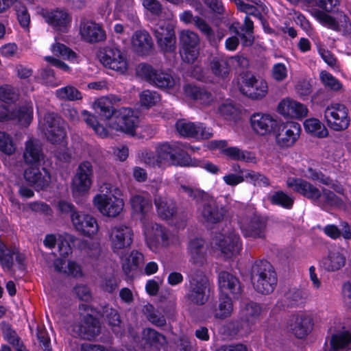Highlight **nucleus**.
I'll use <instances>...</instances> for the list:
<instances>
[{"mask_svg": "<svg viewBox=\"0 0 351 351\" xmlns=\"http://www.w3.org/2000/svg\"><path fill=\"white\" fill-rule=\"evenodd\" d=\"M93 108L100 120L108 121V125L112 129L132 136L136 134L139 119L131 109L122 108L116 110L108 97L98 99L94 103Z\"/></svg>", "mask_w": 351, "mask_h": 351, "instance_id": "1", "label": "nucleus"}, {"mask_svg": "<svg viewBox=\"0 0 351 351\" xmlns=\"http://www.w3.org/2000/svg\"><path fill=\"white\" fill-rule=\"evenodd\" d=\"M236 86L243 95L254 100L262 99L269 91L266 80L250 72L241 73L236 80Z\"/></svg>", "mask_w": 351, "mask_h": 351, "instance_id": "2", "label": "nucleus"}, {"mask_svg": "<svg viewBox=\"0 0 351 351\" xmlns=\"http://www.w3.org/2000/svg\"><path fill=\"white\" fill-rule=\"evenodd\" d=\"M251 280L254 289L263 295L273 292L277 283L276 273L266 261L256 262L252 265Z\"/></svg>", "mask_w": 351, "mask_h": 351, "instance_id": "3", "label": "nucleus"}, {"mask_svg": "<svg viewBox=\"0 0 351 351\" xmlns=\"http://www.w3.org/2000/svg\"><path fill=\"white\" fill-rule=\"evenodd\" d=\"M208 280L200 270H194L191 274L189 288L185 295L190 305H203L208 300L206 291L208 289Z\"/></svg>", "mask_w": 351, "mask_h": 351, "instance_id": "4", "label": "nucleus"}, {"mask_svg": "<svg viewBox=\"0 0 351 351\" xmlns=\"http://www.w3.org/2000/svg\"><path fill=\"white\" fill-rule=\"evenodd\" d=\"M324 115L327 125L334 131H343L350 124L348 109L343 104L333 103L327 106Z\"/></svg>", "mask_w": 351, "mask_h": 351, "instance_id": "5", "label": "nucleus"}, {"mask_svg": "<svg viewBox=\"0 0 351 351\" xmlns=\"http://www.w3.org/2000/svg\"><path fill=\"white\" fill-rule=\"evenodd\" d=\"M312 16L322 25L343 34H351V21L343 12H338L336 16H331L322 10L315 9Z\"/></svg>", "mask_w": 351, "mask_h": 351, "instance_id": "6", "label": "nucleus"}, {"mask_svg": "<svg viewBox=\"0 0 351 351\" xmlns=\"http://www.w3.org/2000/svg\"><path fill=\"white\" fill-rule=\"evenodd\" d=\"M136 72L150 84L160 89H169L175 85V80L170 73L155 69L150 64H139Z\"/></svg>", "mask_w": 351, "mask_h": 351, "instance_id": "7", "label": "nucleus"}, {"mask_svg": "<svg viewBox=\"0 0 351 351\" xmlns=\"http://www.w3.org/2000/svg\"><path fill=\"white\" fill-rule=\"evenodd\" d=\"M156 154L161 165L186 166L189 164V155L176 145L160 144L156 148Z\"/></svg>", "mask_w": 351, "mask_h": 351, "instance_id": "8", "label": "nucleus"}, {"mask_svg": "<svg viewBox=\"0 0 351 351\" xmlns=\"http://www.w3.org/2000/svg\"><path fill=\"white\" fill-rule=\"evenodd\" d=\"M240 228L246 237L263 239L265 237L267 221L255 213H246L240 219Z\"/></svg>", "mask_w": 351, "mask_h": 351, "instance_id": "9", "label": "nucleus"}, {"mask_svg": "<svg viewBox=\"0 0 351 351\" xmlns=\"http://www.w3.org/2000/svg\"><path fill=\"white\" fill-rule=\"evenodd\" d=\"M275 134L276 145L281 149L293 147L300 138L301 133L300 125L294 121H287L280 123Z\"/></svg>", "mask_w": 351, "mask_h": 351, "instance_id": "10", "label": "nucleus"}, {"mask_svg": "<svg viewBox=\"0 0 351 351\" xmlns=\"http://www.w3.org/2000/svg\"><path fill=\"white\" fill-rule=\"evenodd\" d=\"M45 135L52 144L60 143L66 136L65 123L56 113L47 112L44 117Z\"/></svg>", "mask_w": 351, "mask_h": 351, "instance_id": "11", "label": "nucleus"}, {"mask_svg": "<svg viewBox=\"0 0 351 351\" xmlns=\"http://www.w3.org/2000/svg\"><path fill=\"white\" fill-rule=\"evenodd\" d=\"M100 62L106 67L123 73L128 69L126 58L116 46H108L99 51Z\"/></svg>", "mask_w": 351, "mask_h": 351, "instance_id": "12", "label": "nucleus"}, {"mask_svg": "<svg viewBox=\"0 0 351 351\" xmlns=\"http://www.w3.org/2000/svg\"><path fill=\"white\" fill-rule=\"evenodd\" d=\"M154 35L159 49L164 53L173 52L176 49V37L174 26L169 23L156 25L153 29Z\"/></svg>", "mask_w": 351, "mask_h": 351, "instance_id": "13", "label": "nucleus"}, {"mask_svg": "<svg viewBox=\"0 0 351 351\" xmlns=\"http://www.w3.org/2000/svg\"><path fill=\"white\" fill-rule=\"evenodd\" d=\"M287 186L293 191L314 202L318 205L322 195V189L304 179L289 177L286 181Z\"/></svg>", "mask_w": 351, "mask_h": 351, "instance_id": "14", "label": "nucleus"}, {"mask_svg": "<svg viewBox=\"0 0 351 351\" xmlns=\"http://www.w3.org/2000/svg\"><path fill=\"white\" fill-rule=\"evenodd\" d=\"M93 168L88 161L80 163L73 179L72 191L73 193L82 194L87 192L92 184Z\"/></svg>", "mask_w": 351, "mask_h": 351, "instance_id": "15", "label": "nucleus"}, {"mask_svg": "<svg viewBox=\"0 0 351 351\" xmlns=\"http://www.w3.org/2000/svg\"><path fill=\"white\" fill-rule=\"evenodd\" d=\"M199 39L197 34L184 30L180 35V44L182 49V58L185 62L193 63L199 55Z\"/></svg>", "mask_w": 351, "mask_h": 351, "instance_id": "16", "label": "nucleus"}, {"mask_svg": "<svg viewBox=\"0 0 351 351\" xmlns=\"http://www.w3.org/2000/svg\"><path fill=\"white\" fill-rule=\"evenodd\" d=\"M134 233L132 228L126 226H114L110 230L109 237L111 247L114 253L130 247Z\"/></svg>", "mask_w": 351, "mask_h": 351, "instance_id": "17", "label": "nucleus"}, {"mask_svg": "<svg viewBox=\"0 0 351 351\" xmlns=\"http://www.w3.org/2000/svg\"><path fill=\"white\" fill-rule=\"evenodd\" d=\"M93 202L103 215L110 217L118 216L123 210L124 206L122 199L113 196H108L107 194L96 195Z\"/></svg>", "mask_w": 351, "mask_h": 351, "instance_id": "18", "label": "nucleus"}, {"mask_svg": "<svg viewBox=\"0 0 351 351\" xmlns=\"http://www.w3.org/2000/svg\"><path fill=\"white\" fill-rule=\"evenodd\" d=\"M277 112L285 119H301L307 115L308 108L291 97H285L279 101Z\"/></svg>", "mask_w": 351, "mask_h": 351, "instance_id": "19", "label": "nucleus"}, {"mask_svg": "<svg viewBox=\"0 0 351 351\" xmlns=\"http://www.w3.org/2000/svg\"><path fill=\"white\" fill-rule=\"evenodd\" d=\"M27 183L36 191L45 190L51 182V176L45 168L30 167L23 173Z\"/></svg>", "mask_w": 351, "mask_h": 351, "instance_id": "20", "label": "nucleus"}, {"mask_svg": "<svg viewBox=\"0 0 351 351\" xmlns=\"http://www.w3.org/2000/svg\"><path fill=\"white\" fill-rule=\"evenodd\" d=\"M250 122L254 132L262 136L271 134L278 126V121L269 114L254 113Z\"/></svg>", "mask_w": 351, "mask_h": 351, "instance_id": "21", "label": "nucleus"}, {"mask_svg": "<svg viewBox=\"0 0 351 351\" xmlns=\"http://www.w3.org/2000/svg\"><path fill=\"white\" fill-rule=\"evenodd\" d=\"M241 250V239L234 230L221 234V259L231 260L239 254Z\"/></svg>", "mask_w": 351, "mask_h": 351, "instance_id": "22", "label": "nucleus"}, {"mask_svg": "<svg viewBox=\"0 0 351 351\" xmlns=\"http://www.w3.org/2000/svg\"><path fill=\"white\" fill-rule=\"evenodd\" d=\"M73 335L83 339L90 340L100 332V324L98 319L88 313L84 317L82 322L73 327Z\"/></svg>", "mask_w": 351, "mask_h": 351, "instance_id": "23", "label": "nucleus"}, {"mask_svg": "<svg viewBox=\"0 0 351 351\" xmlns=\"http://www.w3.org/2000/svg\"><path fill=\"white\" fill-rule=\"evenodd\" d=\"M176 128L184 137L208 139L213 135L202 123L195 124L185 119L178 120L176 123Z\"/></svg>", "mask_w": 351, "mask_h": 351, "instance_id": "24", "label": "nucleus"}, {"mask_svg": "<svg viewBox=\"0 0 351 351\" xmlns=\"http://www.w3.org/2000/svg\"><path fill=\"white\" fill-rule=\"evenodd\" d=\"M134 51L141 56H147L154 51V42L150 34L145 30L136 31L132 37Z\"/></svg>", "mask_w": 351, "mask_h": 351, "instance_id": "25", "label": "nucleus"}, {"mask_svg": "<svg viewBox=\"0 0 351 351\" xmlns=\"http://www.w3.org/2000/svg\"><path fill=\"white\" fill-rule=\"evenodd\" d=\"M289 328L300 339L306 337L313 329L311 318L304 314L293 315L289 321Z\"/></svg>", "mask_w": 351, "mask_h": 351, "instance_id": "26", "label": "nucleus"}, {"mask_svg": "<svg viewBox=\"0 0 351 351\" xmlns=\"http://www.w3.org/2000/svg\"><path fill=\"white\" fill-rule=\"evenodd\" d=\"M80 34L89 43L104 41L106 36L104 30L98 24L91 21H83L80 26Z\"/></svg>", "mask_w": 351, "mask_h": 351, "instance_id": "27", "label": "nucleus"}, {"mask_svg": "<svg viewBox=\"0 0 351 351\" xmlns=\"http://www.w3.org/2000/svg\"><path fill=\"white\" fill-rule=\"evenodd\" d=\"M45 21L56 30L64 32L71 22V16L65 10L57 9L43 14Z\"/></svg>", "mask_w": 351, "mask_h": 351, "instance_id": "28", "label": "nucleus"}, {"mask_svg": "<svg viewBox=\"0 0 351 351\" xmlns=\"http://www.w3.org/2000/svg\"><path fill=\"white\" fill-rule=\"evenodd\" d=\"M77 230L84 235L90 237L97 233L98 226L96 219L90 215L77 213L72 221Z\"/></svg>", "mask_w": 351, "mask_h": 351, "instance_id": "29", "label": "nucleus"}, {"mask_svg": "<svg viewBox=\"0 0 351 351\" xmlns=\"http://www.w3.org/2000/svg\"><path fill=\"white\" fill-rule=\"evenodd\" d=\"M191 262L197 267L203 266L206 262L205 241L200 238L191 239L188 244Z\"/></svg>", "mask_w": 351, "mask_h": 351, "instance_id": "30", "label": "nucleus"}, {"mask_svg": "<svg viewBox=\"0 0 351 351\" xmlns=\"http://www.w3.org/2000/svg\"><path fill=\"white\" fill-rule=\"evenodd\" d=\"M221 154L234 160L244 161L253 164L257 162L256 157L254 153L241 150L237 147H227V143L225 141H221Z\"/></svg>", "mask_w": 351, "mask_h": 351, "instance_id": "31", "label": "nucleus"}, {"mask_svg": "<svg viewBox=\"0 0 351 351\" xmlns=\"http://www.w3.org/2000/svg\"><path fill=\"white\" fill-rule=\"evenodd\" d=\"M42 144L35 138L29 139L25 145L23 159L27 164H37L44 159Z\"/></svg>", "mask_w": 351, "mask_h": 351, "instance_id": "32", "label": "nucleus"}, {"mask_svg": "<svg viewBox=\"0 0 351 351\" xmlns=\"http://www.w3.org/2000/svg\"><path fill=\"white\" fill-rule=\"evenodd\" d=\"M239 281L232 274L223 271L221 273V297L236 298L241 293Z\"/></svg>", "mask_w": 351, "mask_h": 351, "instance_id": "33", "label": "nucleus"}, {"mask_svg": "<svg viewBox=\"0 0 351 351\" xmlns=\"http://www.w3.org/2000/svg\"><path fill=\"white\" fill-rule=\"evenodd\" d=\"M346 262V258L343 252L333 250L329 252L328 255L322 260L321 264L326 271L335 272L342 269Z\"/></svg>", "mask_w": 351, "mask_h": 351, "instance_id": "34", "label": "nucleus"}, {"mask_svg": "<svg viewBox=\"0 0 351 351\" xmlns=\"http://www.w3.org/2000/svg\"><path fill=\"white\" fill-rule=\"evenodd\" d=\"M202 216L204 223L209 228H213V225L219 221L218 206L212 197L203 204Z\"/></svg>", "mask_w": 351, "mask_h": 351, "instance_id": "35", "label": "nucleus"}, {"mask_svg": "<svg viewBox=\"0 0 351 351\" xmlns=\"http://www.w3.org/2000/svg\"><path fill=\"white\" fill-rule=\"evenodd\" d=\"M143 260V254L137 250H132L128 257L122 259V269L128 278H133L134 271L137 270Z\"/></svg>", "mask_w": 351, "mask_h": 351, "instance_id": "36", "label": "nucleus"}, {"mask_svg": "<svg viewBox=\"0 0 351 351\" xmlns=\"http://www.w3.org/2000/svg\"><path fill=\"white\" fill-rule=\"evenodd\" d=\"M154 202L157 208L158 215L163 219H170L173 217L176 219L175 213L176 208L174 202L167 197H156Z\"/></svg>", "mask_w": 351, "mask_h": 351, "instance_id": "37", "label": "nucleus"}, {"mask_svg": "<svg viewBox=\"0 0 351 351\" xmlns=\"http://www.w3.org/2000/svg\"><path fill=\"white\" fill-rule=\"evenodd\" d=\"M351 343V331L342 330L333 334L330 341L329 351H339Z\"/></svg>", "mask_w": 351, "mask_h": 351, "instance_id": "38", "label": "nucleus"}, {"mask_svg": "<svg viewBox=\"0 0 351 351\" xmlns=\"http://www.w3.org/2000/svg\"><path fill=\"white\" fill-rule=\"evenodd\" d=\"M318 206L324 208L328 207L341 208L344 206V200L333 191L323 188Z\"/></svg>", "mask_w": 351, "mask_h": 351, "instance_id": "39", "label": "nucleus"}, {"mask_svg": "<svg viewBox=\"0 0 351 351\" xmlns=\"http://www.w3.org/2000/svg\"><path fill=\"white\" fill-rule=\"evenodd\" d=\"M305 131L318 138H326L328 136V130L319 119L315 118L307 119L304 123Z\"/></svg>", "mask_w": 351, "mask_h": 351, "instance_id": "40", "label": "nucleus"}, {"mask_svg": "<svg viewBox=\"0 0 351 351\" xmlns=\"http://www.w3.org/2000/svg\"><path fill=\"white\" fill-rule=\"evenodd\" d=\"M101 313L108 325L112 327V330L114 332H119L121 328V321L117 311L106 304L101 307Z\"/></svg>", "mask_w": 351, "mask_h": 351, "instance_id": "41", "label": "nucleus"}, {"mask_svg": "<svg viewBox=\"0 0 351 351\" xmlns=\"http://www.w3.org/2000/svg\"><path fill=\"white\" fill-rule=\"evenodd\" d=\"M142 338L150 346H164L167 343L165 336L151 328H147L143 330Z\"/></svg>", "mask_w": 351, "mask_h": 351, "instance_id": "42", "label": "nucleus"}, {"mask_svg": "<svg viewBox=\"0 0 351 351\" xmlns=\"http://www.w3.org/2000/svg\"><path fill=\"white\" fill-rule=\"evenodd\" d=\"M261 312L262 308L259 304L250 302L241 310V316L243 320L253 323L258 319Z\"/></svg>", "mask_w": 351, "mask_h": 351, "instance_id": "43", "label": "nucleus"}, {"mask_svg": "<svg viewBox=\"0 0 351 351\" xmlns=\"http://www.w3.org/2000/svg\"><path fill=\"white\" fill-rule=\"evenodd\" d=\"M186 95L195 100H199L202 103H208L211 100V95L204 88L196 86L187 84L184 86Z\"/></svg>", "mask_w": 351, "mask_h": 351, "instance_id": "44", "label": "nucleus"}, {"mask_svg": "<svg viewBox=\"0 0 351 351\" xmlns=\"http://www.w3.org/2000/svg\"><path fill=\"white\" fill-rule=\"evenodd\" d=\"M56 97L62 100L75 101L82 99V93L73 86H66L56 91Z\"/></svg>", "mask_w": 351, "mask_h": 351, "instance_id": "45", "label": "nucleus"}, {"mask_svg": "<svg viewBox=\"0 0 351 351\" xmlns=\"http://www.w3.org/2000/svg\"><path fill=\"white\" fill-rule=\"evenodd\" d=\"M319 78L324 86L333 91H343V86L339 80L332 76L330 73L322 71L320 72Z\"/></svg>", "mask_w": 351, "mask_h": 351, "instance_id": "46", "label": "nucleus"}, {"mask_svg": "<svg viewBox=\"0 0 351 351\" xmlns=\"http://www.w3.org/2000/svg\"><path fill=\"white\" fill-rule=\"evenodd\" d=\"M245 179L254 186H268L269 180L265 175L252 170H247L244 175Z\"/></svg>", "mask_w": 351, "mask_h": 351, "instance_id": "47", "label": "nucleus"}, {"mask_svg": "<svg viewBox=\"0 0 351 351\" xmlns=\"http://www.w3.org/2000/svg\"><path fill=\"white\" fill-rule=\"evenodd\" d=\"M271 202L274 204L281 206L285 208H291L293 204L294 199L285 192L279 191L275 192L270 197Z\"/></svg>", "mask_w": 351, "mask_h": 351, "instance_id": "48", "label": "nucleus"}, {"mask_svg": "<svg viewBox=\"0 0 351 351\" xmlns=\"http://www.w3.org/2000/svg\"><path fill=\"white\" fill-rule=\"evenodd\" d=\"M0 151L10 156L16 151V145L10 135L5 132H0Z\"/></svg>", "mask_w": 351, "mask_h": 351, "instance_id": "49", "label": "nucleus"}, {"mask_svg": "<svg viewBox=\"0 0 351 351\" xmlns=\"http://www.w3.org/2000/svg\"><path fill=\"white\" fill-rule=\"evenodd\" d=\"M130 202L134 210L142 215L146 214L151 206L149 200L140 195L133 196Z\"/></svg>", "mask_w": 351, "mask_h": 351, "instance_id": "50", "label": "nucleus"}, {"mask_svg": "<svg viewBox=\"0 0 351 351\" xmlns=\"http://www.w3.org/2000/svg\"><path fill=\"white\" fill-rule=\"evenodd\" d=\"M181 189L189 197L195 200L197 203L204 204L210 197V195L204 191L189 186H181Z\"/></svg>", "mask_w": 351, "mask_h": 351, "instance_id": "51", "label": "nucleus"}, {"mask_svg": "<svg viewBox=\"0 0 351 351\" xmlns=\"http://www.w3.org/2000/svg\"><path fill=\"white\" fill-rule=\"evenodd\" d=\"M194 24L201 32L206 35L210 45L217 47V43L215 38L213 31L208 24L199 16H195Z\"/></svg>", "mask_w": 351, "mask_h": 351, "instance_id": "52", "label": "nucleus"}, {"mask_svg": "<svg viewBox=\"0 0 351 351\" xmlns=\"http://www.w3.org/2000/svg\"><path fill=\"white\" fill-rule=\"evenodd\" d=\"M152 229L156 241L164 246L168 245L171 232L166 228L158 223L153 225Z\"/></svg>", "mask_w": 351, "mask_h": 351, "instance_id": "53", "label": "nucleus"}, {"mask_svg": "<svg viewBox=\"0 0 351 351\" xmlns=\"http://www.w3.org/2000/svg\"><path fill=\"white\" fill-rule=\"evenodd\" d=\"M159 100V95L154 91L145 90L140 94L141 105L147 108L156 105Z\"/></svg>", "mask_w": 351, "mask_h": 351, "instance_id": "54", "label": "nucleus"}, {"mask_svg": "<svg viewBox=\"0 0 351 351\" xmlns=\"http://www.w3.org/2000/svg\"><path fill=\"white\" fill-rule=\"evenodd\" d=\"M52 51L56 56L64 59L73 60L76 58V53L64 44L56 43L52 46Z\"/></svg>", "mask_w": 351, "mask_h": 351, "instance_id": "55", "label": "nucleus"}, {"mask_svg": "<svg viewBox=\"0 0 351 351\" xmlns=\"http://www.w3.org/2000/svg\"><path fill=\"white\" fill-rule=\"evenodd\" d=\"M272 78L280 82L284 81L288 76V69L287 66L283 63L274 64L271 70Z\"/></svg>", "mask_w": 351, "mask_h": 351, "instance_id": "56", "label": "nucleus"}, {"mask_svg": "<svg viewBox=\"0 0 351 351\" xmlns=\"http://www.w3.org/2000/svg\"><path fill=\"white\" fill-rule=\"evenodd\" d=\"M19 95L10 86L5 85L0 87V99L5 103H12L17 101Z\"/></svg>", "mask_w": 351, "mask_h": 351, "instance_id": "57", "label": "nucleus"}, {"mask_svg": "<svg viewBox=\"0 0 351 351\" xmlns=\"http://www.w3.org/2000/svg\"><path fill=\"white\" fill-rule=\"evenodd\" d=\"M1 325L3 336L10 344L13 345L20 339L16 332L9 323L3 321L1 323Z\"/></svg>", "mask_w": 351, "mask_h": 351, "instance_id": "58", "label": "nucleus"}, {"mask_svg": "<svg viewBox=\"0 0 351 351\" xmlns=\"http://www.w3.org/2000/svg\"><path fill=\"white\" fill-rule=\"evenodd\" d=\"M16 254L14 250H11L7 246L4 248L3 252L0 253V263L3 267L10 269L14 264L13 256Z\"/></svg>", "mask_w": 351, "mask_h": 351, "instance_id": "59", "label": "nucleus"}, {"mask_svg": "<svg viewBox=\"0 0 351 351\" xmlns=\"http://www.w3.org/2000/svg\"><path fill=\"white\" fill-rule=\"evenodd\" d=\"M305 176L313 181H317L323 184H330V178L324 175L321 171L309 167L304 173Z\"/></svg>", "mask_w": 351, "mask_h": 351, "instance_id": "60", "label": "nucleus"}, {"mask_svg": "<svg viewBox=\"0 0 351 351\" xmlns=\"http://www.w3.org/2000/svg\"><path fill=\"white\" fill-rule=\"evenodd\" d=\"M233 298V297L228 296L221 297V319L228 317L232 313L234 310Z\"/></svg>", "mask_w": 351, "mask_h": 351, "instance_id": "61", "label": "nucleus"}, {"mask_svg": "<svg viewBox=\"0 0 351 351\" xmlns=\"http://www.w3.org/2000/svg\"><path fill=\"white\" fill-rule=\"evenodd\" d=\"M57 207L61 215H70L71 221H73L74 215H76L78 213L73 204L65 200L59 201Z\"/></svg>", "mask_w": 351, "mask_h": 351, "instance_id": "62", "label": "nucleus"}, {"mask_svg": "<svg viewBox=\"0 0 351 351\" xmlns=\"http://www.w3.org/2000/svg\"><path fill=\"white\" fill-rule=\"evenodd\" d=\"M64 240L65 243L62 242L58 246L60 255L64 256L71 253V244L74 245L75 242L77 241V238L72 234H66Z\"/></svg>", "mask_w": 351, "mask_h": 351, "instance_id": "63", "label": "nucleus"}, {"mask_svg": "<svg viewBox=\"0 0 351 351\" xmlns=\"http://www.w3.org/2000/svg\"><path fill=\"white\" fill-rule=\"evenodd\" d=\"M74 293L80 300L89 302L92 300V293L90 289L84 285H77L74 287Z\"/></svg>", "mask_w": 351, "mask_h": 351, "instance_id": "64", "label": "nucleus"}]
</instances>
